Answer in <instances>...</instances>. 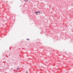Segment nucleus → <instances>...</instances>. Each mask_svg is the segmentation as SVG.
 <instances>
[{
    "label": "nucleus",
    "instance_id": "obj_1",
    "mask_svg": "<svg viewBox=\"0 0 73 73\" xmlns=\"http://www.w3.org/2000/svg\"><path fill=\"white\" fill-rule=\"evenodd\" d=\"M40 13V11H37V12H35V13H36V14H37H37H38V13Z\"/></svg>",
    "mask_w": 73,
    "mask_h": 73
},
{
    "label": "nucleus",
    "instance_id": "obj_2",
    "mask_svg": "<svg viewBox=\"0 0 73 73\" xmlns=\"http://www.w3.org/2000/svg\"><path fill=\"white\" fill-rule=\"evenodd\" d=\"M24 1H25L26 2H27V1H28V0H24Z\"/></svg>",
    "mask_w": 73,
    "mask_h": 73
},
{
    "label": "nucleus",
    "instance_id": "obj_3",
    "mask_svg": "<svg viewBox=\"0 0 73 73\" xmlns=\"http://www.w3.org/2000/svg\"><path fill=\"white\" fill-rule=\"evenodd\" d=\"M27 40H29V38L27 39Z\"/></svg>",
    "mask_w": 73,
    "mask_h": 73
},
{
    "label": "nucleus",
    "instance_id": "obj_4",
    "mask_svg": "<svg viewBox=\"0 0 73 73\" xmlns=\"http://www.w3.org/2000/svg\"><path fill=\"white\" fill-rule=\"evenodd\" d=\"M17 70H19V68H17Z\"/></svg>",
    "mask_w": 73,
    "mask_h": 73
},
{
    "label": "nucleus",
    "instance_id": "obj_5",
    "mask_svg": "<svg viewBox=\"0 0 73 73\" xmlns=\"http://www.w3.org/2000/svg\"><path fill=\"white\" fill-rule=\"evenodd\" d=\"M26 73H28V72H26Z\"/></svg>",
    "mask_w": 73,
    "mask_h": 73
}]
</instances>
